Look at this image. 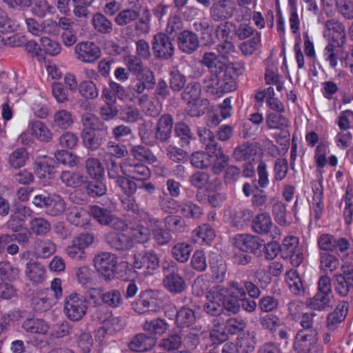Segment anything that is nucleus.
Returning a JSON list of instances; mask_svg holds the SVG:
<instances>
[{"label": "nucleus", "mask_w": 353, "mask_h": 353, "mask_svg": "<svg viewBox=\"0 0 353 353\" xmlns=\"http://www.w3.org/2000/svg\"><path fill=\"white\" fill-rule=\"evenodd\" d=\"M89 213L94 220L102 225H108L116 230L121 231H123L128 228V225L123 219L115 216L107 208L92 205L89 208Z\"/></svg>", "instance_id": "0eeeda50"}, {"label": "nucleus", "mask_w": 353, "mask_h": 353, "mask_svg": "<svg viewBox=\"0 0 353 353\" xmlns=\"http://www.w3.org/2000/svg\"><path fill=\"white\" fill-rule=\"evenodd\" d=\"M66 209V203L62 196L52 194V198L46 213L52 216L62 214Z\"/></svg>", "instance_id": "6e6d98bb"}, {"label": "nucleus", "mask_w": 353, "mask_h": 353, "mask_svg": "<svg viewBox=\"0 0 353 353\" xmlns=\"http://www.w3.org/2000/svg\"><path fill=\"white\" fill-rule=\"evenodd\" d=\"M281 254L283 259L291 260L294 266H299L303 256L299 248V239L294 236L285 237L281 244Z\"/></svg>", "instance_id": "f3484780"}, {"label": "nucleus", "mask_w": 353, "mask_h": 353, "mask_svg": "<svg viewBox=\"0 0 353 353\" xmlns=\"http://www.w3.org/2000/svg\"><path fill=\"white\" fill-rule=\"evenodd\" d=\"M210 102L205 98H200L198 100L186 104L185 111L191 117H200L203 115L208 108Z\"/></svg>", "instance_id": "5fc2aeb1"}, {"label": "nucleus", "mask_w": 353, "mask_h": 353, "mask_svg": "<svg viewBox=\"0 0 353 353\" xmlns=\"http://www.w3.org/2000/svg\"><path fill=\"white\" fill-rule=\"evenodd\" d=\"M121 172L125 176L137 181H145L150 177L149 168L142 163H132L129 159L123 160Z\"/></svg>", "instance_id": "aec40b11"}, {"label": "nucleus", "mask_w": 353, "mask_h": 353, "mask_svg": "<svg viewBox=\"0 0 353 353\" xmlns=\"http://www.w3.org/2000/svg\"><path fill=\"white\" fill-rule=\"evenodd\" d=\"M22 327L28 332L32 334H46L49 330L48 324L42 319L30 318L27 319L22 325Z\"/></svg>", "instance_id": "09e8293b"}, {"label": "nucleus", "mask_w": 353, "mask_h": 353, "mask_svg": "<svg viewBox=\"0 0 353 353\" xmlns=\"http://www.w3.org/2000/svg\"><path fill=\"white\" fill-rule=\"evenodd\" d=\"M173 128V119L169 114L163 115L159 120L155 138L161 141H166L170 137Z\"/></svg>", "instance_id": "72a5a7b5"}, {"label": "nucleus", "mask_w": 353, "mask_h": 353, "mask_svg": "<svg viewBox=\"0 0 353 353\" xmlns=\"http://www.w3.org/2000/svg\"><path fill=\"white\" fill-rule=\"evenodd\" d=\"M85 177L80 172L63 171L60 179L67 187L77 188L83 186Z\"/></svg>", "instance_id": "c03bdc74"}, {"label": "nucleus", "mask_w": 353, "mask_h": 353, "mask_svg": "<svg viewBox=\"0 0 353 353\" xmlns=\"http://www.w3.org/2000/svg\"><path fill=\"white\" fill-rule=\"evenodd\" d=\"M265 123L270 130H284L289 128L290 123L289 119L285 117L283 113L267 112Z\"/></svg>", "instance_id": "c9c22d12"}, {"label": "nucleus", "mask_w": 353, "mask_h": 353, "mask_svg": "<svg viewBox=\"0 0 353 353\" xmlns=\"http://www.w3.org/2000/svg\"><path fill=\"white\" fill-rule=\"evenodd\" d=\"M80 95L86 99H94L99 96V89L92 81H83L79 84Z\"/></svg>", "instance_id": "0e129e2a"}, {"label": "nucleus", "mask_w": 353, "mask_h": 353, "mask_svg": "<svg viewBox=\"0 0 353 353\" xmlns=\"http://www.w3.org/2000/svg\"><path fill=\"white\" fill-rule=\"evenodd\" d=\"M323 35L327 43L336 45L343 48L347 41V32L343 23L337 19L332 18L324 22Z\"/></svg>", "instance_id": "39448f33"}, {"label": "nucleus", "mask_w": 353, "mask_h": 353, "mask_svg": "<svg viewBox=\"0 0 353 353\" xmlns=\"http://www.w3.org/2000/svg\"><path fill=\"white\" fill-rule=\"evenodd\" d=\"M85 173L90 179L105 178V170L102 163L95 157H89L85 161Z\"/></svg>", "instance_id": "58836bf2"}, {"label": "nucleus", "mask_w": 353, "mask_h": 353, "mask_svg": "<svg viewBox=\"0 0 353 353\" xmlns=\"http://www.w3.org/2000/svg\"><path fill=\"white\" fill-rule=\"evenodd\" d=\"M30 126L32 133L40 141L48 142L52 139V132L41 121H32L30 123Z\"/></svg>", "instance_id": "4d7b16f0"}, {"label": "nucleus", "mask_w": 353, "mask_h": 353, "mask_svg": "<svg viewBox=\"0 0 353 353\" xmlns=\"http://www.w3.org/2000/svg\"><path fill=\"white\" fill-rule=\"evenodd\" d=\"M242 192L247 198L252 196V205L255 209H265L268 197L264 189L256 186V179H254L252 183H244L242 185Z\"/></svg>", "instance_id": "2eb2a0df"}, {"label": "nucleus", "mask_w": 353, "mask_h": 353, "mask_svg": "<svg viewBox=\"0 0 353 353\" xmlns=\"http://www.w3.org/2000/svg\"><path fill=\"white\" fill-rule=\"evenodd\" d=\"M317 246L325 252H336L339 255L346 253L351 248L349 239L344 236L336 237L329 233L320 234L317 238Z\"/></svg>", "instance_id": "423d86ee"}, {"label": "nucleus", "mask_w": 353, "mask_h": 353, "mask_svg": "<svg viewBox=\"0 0 353 353\" xmlns=\"http://www.w3.org/2000/svg\"><path fill=\"white\" fill-rule=\"evenodd\" d=\"M315 329L300 330L295 336L293 349L296 353H305L311 349L312 344L317 341Z\"/></svg>", "instance_id": "6ab92c4d"}, {"label": "nucleus", "mask_w": 353, "mask_h": 353, "mask_svg": "<svg viewBox=\"0 0 353 353\" xmlns=\"http://www.w3.org/2000/svg\"><path fill=\"white\" fill-rule=\"evenodd\" d=\"M92 24L94 30L100 34H110L113 30L112 21L100 12L94 14Z\"/></svg>", "instance_id": "49530a36"}, {"label": "nucleus", "mask_w": 353, "mask_h": 353, "mask_svg": "<svg viewBox=\"0 0 353 353\" xmlns=\"http://www.w3.org/2000/svg\"><path fill=\"white\" fill-rule=\"evenodd\" d=\"M285 280L291 292L297 295L304 293L303 281L296 270H291L287 272Z\"/></svg>", "instance_id": "de8ad7c7"}, {"label": "nucleus", "mask_w": 353, "mask_h": 353, "mask_svg": "<svg viewBox=\"0 0 353 353\" xmlns=\"http://www.w3.org/2000/svg\"><path fill=\"white\" fill-rule=\"evenodd\" d=\"M210 339L213 345H221L228 339V334L223 324H214L210 332Z\"/></svg>", "instance_id": "774afa93"}, {"label": "nucleus", "mask_w": 353, "mask_h": 353, "mask_svg": "<svg viewBox=\"0 0 353 353\" xmlns=\"http://www.w3.org/2000/svg\"><path fill=\"white\" fill-rule=\"evenodd\" d=\"M176 196V183L174 179H168L167 189L163 191V198L161 201L163 210L168 213H175L176 201L174 197Z\"/></svg>", "instance_id": "a878e982"}, {"label": "nucleus", "mask_w": 353, "mask_h": 353, "mask_svg": "<svg viewBox=\"0 0 353 353\" xmlns=\"http://www.w3.org/2000/svg\"><path fill=\"white\" fill-rule=\"evenodd\" d=\"M156 342L157 338L154 336L138 334L130 341L129 347L132 351L139 353L147 352L152 349Z\"/></svg>", "instance_id": "bb28decb"}, {"label": "nucleus", "mask_w": 353, "mask_h": 353, "mask_svg": "<svg viewBox=\"0 0 353 353\" xmlns=\"http://www.w3.org/2000/svg\"><path fill=\"white\" fill-rule=\"evenodd\" d=\"M201 94V87L200 83L193 82L188 84L185 87V90L181 93L182 100L186 103H190L192 101L198 100L200 98Z\"/></svg>", "instance_id": "bf43d9fd"}, {"label": "nucleus", "mask_w": 353, "mask_h": 353, "mask_svg": "<svg viewBox=\"0 0 353 353\" xmlns=\"http://www.w3.org/2000/svg\"><path fill=\"white\" fill-rule=\"evenodd\" d=\"M94 288L85 296L76 292L71 293L65 299L63 309H89L100 306V300Z\"/></svg>", "instance_id": "1a4fd4ad"}, {"label": "nucleus", "mask_w": 353, "mask_h": 353, "mask_svg": "<svg viewBox=\"0 0 353 353\" xmlns=\"http://www.w3.org/2000/svg\"><path fill=\"white\" fill-rule=\"evenodd\" d=\"M211 159L210 167L211 171L214 175L219 176L222 174L223 170L228 165L230 157L225 154L221 145L210 150Z\"/></svg>", "instance_id": "b1692460"}, {"label": "nucleus", "mask_w": 353, "mask_h": 353, "mask_svg": "<svg viewBox=\"0 0 353 353\" xmlns=\"http://www.w3.org/2000/svg\"><path fill=\"white\" fill-rule=\"evenodd\" d=\"M252 231L260 235L270 234L272 239L280 236V230L274 225L271 216L268 213H261L256 216L252 222Z\"/></svg>", "instance_id": "f8f14e48"}, {"label": "nucleus", "mask_w": 353, "mask_h": 353, "mask_svg": "<svg viewBox=\"0 0 353 353\" xmlns=\"http://www.w3.org/2000/svg\"><path fill=\"white\" fill-rule=\"evenodd\" d=\"M341 201L345 202L343 218L345 227L346 229H348L353 223V190L347 188L346 192L342 196Z\"/></svg>", "instance_id": "e433bc0d"}, {"label": "nucleus", "mask_w": 353, "mask_h": 353, "mask_svg": "<svg viewBox=\"0 0 353 353\" xmlns=\"http://www.w3.org/2000/svg\"><path fill=\"white\" fill-rule=\"evenodd\" d=\"M73 124L72 113L66 110H59L53 115V125L62 130L70 128Z\"/></svg>", "instance_id": "3c124183"}, {"label": "nucleus", "mask_w": 353, "mask_h": 353, "mask_svg": "<svg viewBox=\"0 0 353 353\" xmlns=\"http://www.w3.org/2000/svg\"><path fill=\"white\" fill-rule=\"evenodd\" d=\"M312 196L310 202V214H313L316 223L323 217L325 211L324 188L322 181L312 185Z\"/></svg>", "instance_id": "dca6fc26"}, {"label": "nucleus", "mask_w": 353, "mask_h": 353, "mask_svg": "<svg viewBox=\"0 0 353 353\" xmlns=\"http://www.w3.org/2000/svg\"><path fill=\"white\" fill-rule=\"evenodd\" d=\"M236 344L240 353H250L256 346L255 336L249 332L241 333L236 339Z\"/></svg>", "instance_id": "8fccbe9b"}, {"label": "nucleus", "mask_w": 353, "mask_h": 353, "mask_svg": "<svg viewBox=\"0 0 353 353\" xmlns=\"http://www.w3.org/2000/svg\"><path fill=\"white\" fill-rule=\"evenodd\" d=\"M256 155L257 147L249 142L237 146L233 152V157L237 161H246Z\"/></svg>", "instance_id": "a19ab883"}, {"label": "nucleus", "mask_w": 353, "mask_h": 353, "mask_svg": "<svg viewBox=\"0 0 353 353\" xmlns=\"http://www.w3.org/2000/svg\"><path fill=\"white\" fill-rule=\"evenodd\" d=\"M215 236L214 230L208 223L199 225L192 232V239L194 242L201 245L210 244Z\"/></svg>", "instance_id": "473e14b6"}, {"label": "nucleus", "mask_w": 353, "mask_h": 353, "mask_svg": "<svg viewBox=\"0 0 353 353\" xmlns=\"http://www.w3.org/2000/svg\"><path fill=\"white\" fill-rule=\"evenodd\" d=\"M263 311L266 312L260 316V323L263 328L269 330L276 340H288L289 334L279 318L268 313L270 310Z\"/></svg>", "instance_id": "9d476101"}, {"label": "nucleus", "mask_w": 353, "mask_h": 353, "mask_svg": "<svg viewBox=\"0 0 353 353\" xmlns=\"http://www.w3.org/2000/svg\"><path fill=\"white\" fill-rule=\"evenodd\" d=\"M102 314L103 310H95V313L93 314L99 322L103 323L101 327L95 330V339L101 344L105 343L114 332L119 330V326H113V327L108 326V322L106 323V319L102 318Z\"/></svg>", "instance_id": "c85d7f7f"}, {"label": "nucleus", "mask_w": 353, "mask_h": 353, "mask_svg": "<svg viewBox=\"0 0 353 353\" xmlns=\"http://www.w3.org/2000/svg\"><path fill=\"white\" fill-rule=\"evenodd\" d=\"M56 162L53 159L45 158L36 164L34 172L39 178L54 177Z\"/></svg>", "instance_id": "79ce46f5"}, {"label": "nucleus", "mask_w": 353, "mask_h": 353, "mask_svg": "<svg viewBox=\"0 0 353 353\" xmlns=\"http://www.w3.org/2000/svg\"><path fill=\"white\" fill-rule=\"evenodd\" d=\"M208 302L204 309H256L257 304L254 299L248 298L244 291L240 292V296L210 290L206 296Z\"/></svg>", "instance_id": "f257e3e1"}, {"label": "nucleus", "mask_w": 353, "mask_h": 353, "mask_svg": "<svg viewBox=\"0 0 353 353\" xmlns=\"http://www.w3.org/2000/svg\"><path fill=\"white\" fill-rule=\"evenodd\" d=\"M254 101L260 106L265 102L267 106L273 110V112L284 113L285 108L284 104L275 97L274 88L272 86L258 90L254 97Z\"/></svg>", "instance_id": "ddd939ff"}, {"label": "nucleus", "mask_w": 353, "mask_h": 353, "mask_svg": "<svg viewBox=\"0 0 353 353\" xmlns=\"http://www.w3.org/2000/svg\"><path fill=\"white\" fill-rule=\"evenodd\" d=\"M281 253V244L273 239L268 243H264L263 240V245L261 248V254L268 261H273L277 255Z\"/></svg>", "instance_id": "052dcab7"}, {"label": "nucleus", "mask_w": 353, "mask_h": 353, "mask_svg": "<svg viewBox=\"0 0 353 353\" xmlns=\"http://www.w3.org/2000/svg\"><path fill=\"white\" fill-rule=\"evenodd\" d=\"M25 274L30 281L37 284L45 281L46 271L41 263L31 260L26 264Z\"/></svg>", "instance_id": "2f4dec72"}, {"label": "nucleus", "mask_w": 353, "mask_h": 353, "mask_svg": "<svg viewBox=\"0 0 353 353\" xmlns=\"http://www.w3.org/2000/svg\"><path fill=\"white\" fill-rule=\"evenodd\" d=\"M86 194L91 198L101 197L106 194L107 186L105 178L103 179H85L83 183Z\"/></svg>", "instance_id": "7c9ffc66"}, {"label": "nucleus", "mask_w": 353, "mask_h": 353, "mask_svg": "<svg viewBox=\"0 0 353 353\" xmlns=\"http://www.w3.org/2000/svg\"><path fill=\"white\" fill-rule=\"evenodd\" d=\"M244 67L241 63H232L223 70L212 76L209 87L212 92L220 96L234 91L237 87V78L243 74Z\"/></svg>", "instance_id": "f03ea898"}, {"label": "nucleus", "mask_w": 353, "mask_h": 353, "mask_svg": "<svg viewBox=\"0 0 353 353\" xmlns=\"http://www.w3.org/2000/svg\"><path fill=\"white\" fill-rule=\"evenodd\" d=\"M178 213L185 217L193 219H199L203 214L202 208L193 203L178 205Z\"/></svg>", "instance_id": "e2e57ef3"}, {"label": "nucleus", "mask_w": 353, "mask_h": 353, "mask_svg": "<svg viewBox=\"0 0 353 353\" xmlns=\"http://www.w3.org/2000/svg\"><path fill=\"white\" fill-rule=\"evenodd\" d=\"M334 288L336 293L341 296H347L353 290V277L334 275Z\"/></svg>", "instance_id": "37998d69"}, {"label": "nucleus", "mask_w": 353, "mask_h": 353, "mask_svg": "<svg viewBox=\"0 0 353 353\" xmlns=\"http://www.w3.org/2000/svg\"><path fill=\"white\" fill-rule=\"evenodd\" d=\"M261 46V33L256 32L254 35L250 39L243 41L239 49L243 55H252L256 50Z\"/></svg>", "instance_id": "a18cd8bd"}, {"label": "nucleus", "mask_w": 353, "mask_h": 353, "mask_svg": "<svg viewBox=\"0 0 353 353\" xmlns=\"http://www.w3.org/2000/svg\"><path fill=\"white\" fill-rule=\"evenodd\" d=\"M81 139L83 145L86 149L96 151L106 141V132L81 131Z\"/></svg>", "instance_id": "393cba45"}, {"label": "nucleus", "mask_w": 353, "mask_h": 353, "mask_svg": "<svg viewBox=\"0 0 353 353\" xmlns=\"http://www.w3.org/2000/svg\"><path fill=\"white\" fill-rule=\"evenodd\" d=\"M319 261V268L326 274L332 273L340 266L339 257L329 252L320 253Z\"/></svg>", "instance_id": "4c0bfd02"}, {"label": "nucleus", "mask_w": 353, "mask_h": 353, "mask_svg": "<svg viewBox=\"0 0 353 353\" xmlns=\"http://www.w3.org/2000/svg\"><path fill=\"white\" fill-rule=\"evenodd\" d=\"M256 174H258L256 186L261 189L267 188L270 183V180L268 165L265 161H260L258 163V166H256Z\"/></svg>", "instance_id": "338daca9"}, {"label": "nucleus", "mask_w": 353, "mask_h": 353, "mask_svg": "<svg viewBox=\"0 0 353 353\" xmlns=\"http://www.w3.org/2000/svg\"><path fill=\"white\" fill-rule=\"evenodd\" d=\"M289 163L285 158H278L273 166L272 182L276 183L285 179L288 174Z\"/></svg>", "instance_id": "603ef678"}, {"label": "nucleus", "mask_w": 353, "mask_h": 353, "mask_svg": "<svg viewBox=\"0 0 353 353\" xmlns=\"http://www.w3.org/2000/svg\"><path fill=\"white\" fill-rule=\"evenodd\" d=\"M89 215V211L84 208L74 207L70 209V212L67 214V219L75 226L83 227L88 223Z\"/></svg>", "instance_id": "ea45409f"}, {"label": "nucleus", "mask_w": 353, "mask_h": 353, "mask_svg": "<svg viewBox=\"0 0 353 353\" xmlns=\"http://www.w3.org/2000/svg\"><path fill=\"white\" fill-rule=\"evenodd\" d=\"M93 262L96 270L105 281L110 282L115 278L117 259L114 254L103 252L94 256Z\"/></svg>", "instance_id": "6e6552de"}, {"label": "nucleus", "mask_w": 353, "mask_h": 353, "mask_svg": "<svg viewBox=\"0 0 353 353\" xmlns=\"http://www.w3.org/2000/svg\"><path fill=\"white\" fill-rule=\"evenodd\" d=\"M319 141V137L316 132L310 131L306 133L305 141L307 145L310 148L316 145L314 151V160L316 168L321 170L326 166L327 163L332 167H336L339 163L337 157L330 155L327 159L329 146L323 142L318 143Z\"/></svg>", "instance_id": "20e7f679"}, {"label": "nucleus", "mask_w": 353, "mask_h": 353, "mask_svg": "<svg viewBox=\"0 0 353 353\" xmlns=\"http://www.w3.org/2000/svg\"><path fill=\"white\" fill-rule=\"evenodd\" d=\"M176 15H171L168 19L165 32L155 34L152 42L154 54L159 59H168L174 54V46L172 41L176 37L175 26Z\"/></svg>", "instance_id": "7ed1b4c3"}, {"label": "nucleus", "mask_w": 353, "mask_h": 353, "mask_svg": "<svg viewBox=\"0 0 353 353\" xmlns=\"http://www.w3.org/2000/svg\"><path fill=\"white\" fill-rule=\"evenodd\" d=\"M74 51L77 59L83 63H92L101 57L99 47L92 41H84L75 46Z\"/></svg>", "instance_id": "a211bd4d"}, {"label": "nucleus", "mask_w": 353, "mask_h": 353, "mask_svg": "<svg viewBox=\"0 0 353 353\" xmlns=\"http://www.w3.org/2000/svg\"><path fill=\"white\" fill-rule=\"evenodd\" d=\"M212 152L197 151L190 157V163L196 168L205 169L210 167Z\"/></svg>", "instance_id": "13d9d810"}, {"label": "nucleus", "mask_w": 353, "mask_h": 353, "mask_svg": "<svg viewBox=\"0 0 353 353\" xmlns=\"http://www.w3.org/2000/svg\"><path fill=\"white\" fill-rule=\"evenodd\" d=\"M234 246L239 250L259 256L261 254L263 239L248 234H239L234 238Z\"/></svg>", "instance_id": "9b49d317"}, {"label": "nucleus", "mask_w": 353, "mask_h": 353, "mask_svg": "<svg viewBox=\"0 0 353 353\" xmlns=\"http://www.w3.org/2000/svg\"><path fill=\"white\" fill-rule=\"evenodd\" d=\"M146 267L148 270H154L159 266V259L153 251L136 252L133 254V267L141 269Z\"/></svg>", "instance_id": "412c9836"}, {"label": "nucleus", "mask_w": 353, "mask_h": 353, "mask_svg": "<svg viewBox=\"0 0 353 353\" xmlns=\"http://www.w3.org/2000/svg\"><path fill=\"white\" fill-rule=\"evenodd\" d=\"M190 184L198 188H205V190L210 189H216L221 186V181L218 177H215L210 180V176L203 171H196L193 174L189 179Z\"/></svg>", "instance_id": "5701e85b"}, {"label": "nucleus", "mask_w": 353, "mask_h": 353, "mask_svg": "<svg viewBox=\"0 0 353 353\" xmlns=\"http://www.w3.org/2000/svg\"><path fill=\"white\" fill-rule=\"evenodd\" d=\"M197 132L205 150L210 152V150H214V148L221 145L215 139L214 133L210 130L205 127H199Z\"/></svg>", "instance_id": "864d4df0"}, {"label": "nucleus", "mask_w": 353, "mask_h": 353, "mask_svg": "<svg viewBox=\"0 0 353 353\" xmlns=\"http://www.w3.org/2000/svg\"><path fill=\"white\" fill-rule=\"evenodd\" d=\"M236 9V3L233 0H219L211 6L210 15L214 21H227L234 16Z\"/></svg>", "instance_id": "4468645a"}, {"label": "nucleus", "mask_w": 353, "mask_h": 353, "mask_svg": "<svg viewBox=\"0 0 353 353\" xmlns=\"http://www.w3.org/2000/svg\"><path fill=\"white\" fill-rule=\"evenodd\" d=\"M209 265L213 279L218 283H221L225 279L227 265L223 260L219 259V256L213 254L210 256Z\"/></svg>", "instance_id": "c756f323"}, {"label": "nucleus", "mask_w": 353, "mask_h": 353, "mask_svg": "<svg viewBox=\"0 0 353 353\" xmlns=\"http://www.w3.org/2000/svg\"><path fill=\"white\" fill-rule=\"evenodd\" d=\"M81 123L83 126L82 131L106 132L108 127L99 117L91 113H84L81 115Z\"/></svg>", "instance_id": "f704fd0d"}, {"label": "nucleus", "mask_w": 353, "mask_h": 353, "mask_svg": "<svg viewBox=\"0 0 353 353\" xmlns=\"http://www.w3.org/2000/svg\"><path fill=\"white\" fill-rule=\"evenodd\" d=\"M74 270L76 278L81 285L88 287L92 283L94 272L88 265L76 267Z\"/></svg>", "instance_id": "69168bd1"}, {"label": "nucleus", "mask_w": 353, "mask_h": 353, "mask_svg": "<svg viewBox=\"0 0 353 353\" xmlns=\"http://www.w3.org/2000/svg\"><path fill=\"white\" fill-rule=\"evenodd\" d=\"M199 46L198 36L191 32L185 30L178 36V48L185 53L191 54Z\"/></svg>", "instance_id": "cd10ccee"}, {"label": "nucleus", "mask_w": 353, "mask_h": 353, "mask_svg": "<svg viewBox=\"0 0 353 353\" xmlns=\"http://www.w3.org/2000/svg\"><path fill=\"white\" fill-rule=\"evenodd\" d=\"M106 243L116 251L123 252L133 247V241L130 236L121 233L110 232L105 236Z\"/></svg>", "instance_id": "4be33fe9"}, {"label": "nucleus", "mask_w": 353, "mask_h": 353, "mask_svg": "<svg viewBox=\"0 0 353 353\" xmlns=\"http://www.w3.org/2000/svg\"><path fill=\"white\" fill-rule=\"evenodd\" d=\"M236 25L234 22L225 21L216 29V36L219 39L232 40L235 36Z\"/></svg>", "instance_id": "680f3d73"}]
</instances>
